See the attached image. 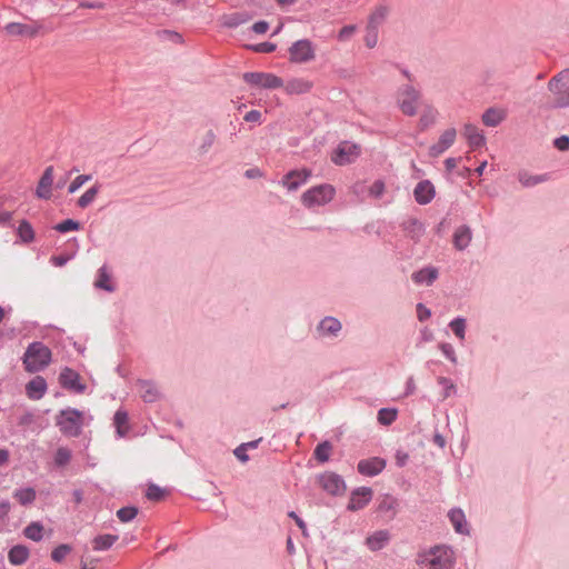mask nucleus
Returning a JSON list of instances; mask_svg holds the SVG:
<instances>
[{"label":"nucleus","instance_id":"obj_1","mask_svg":"<svg viewBox=\"0 0 569 569\" xmlns=\"http://www.w3.org/2000/svg\"><path fill=\"white\" fill-rule=\"evenodd\" d=\"M455 552L447 546H435L417 553L416 563L423 569H452Z\"/></svg>","mask_w":569,"mask_h":569},{"label":"nucleus","instance_id":"obj_2","mask_svg":"<svg viewBox=\"0 0 569 569\" xmlns=\"http://www.w3.org/2000/svg\"><path fill=\"white\" fill-rule=\"evenodd\" d=\"M51 360V351L41 342L31 343L23 357V365L27 371L36 372L43 369Z\"/></svg>","mask_w":569,"mask_h":569},{"label":"nucleus","instance_id":"obj_3","mask_svg":"<svg viewBox=\"0 0 569 569\" xmlns=\"http://www.w3.org/2000/svg\"><path fill=\"white\" fill-rule=\"evenodd\" d=\"M56 423L60 431L68 437H78L83 425V413L77 409H66L57 416Z\"/></svg>","mask_w":569,"mask_h":569},{"label":"nucleus","instance_id":"obj_4","mask_svg":"<svg viewBox=\"0 0 569 569\" xmlns=\"http://www.w3.org/2000/svg\"><path fill=\"white\" fill-rule=\"evenodd\" d=\"M335 196V187L329 183H323L305 191L301 196V202L305 207L311 209L329 203Z\"/></svg>","mask_w":569,"mask_h":569},{"label":"nucleus","instance_id":"obj_5","mask_svg":"<svg viewBox=\"0 0 569 569\" xmlns=\"http://www.w3.org/2000/svg\"><path fill=\"white\" fill-rule=\"evenodd\" d=\"M548 88L551 92L557 94L555 99V107L569 106V69H566L555 76L548 83Z\"/></svg>","mask_w":569,"mask_h":569},{"label":"nucleus","instance_id":"obj_6","mask_svg":"<svg viewBox=\"0 0 569 569\" xmlns=\"http://www.w3.org/2000/svg\"><path fill=\"white\" fill-rule=\"evenodd\" d=\"M289 61L292 63H308L316 58V47L308 39L295 41L288 49Z\"/></svg>","mask_w":569,"mask_h":569},{"label":"nucleus","instance_id":"obj_7","mask_svg":"<svg viewBox=\"0 0 569 569\" xmlns=\"http://www.w3.org/2000/svg\"><path fill=\"white\" fill-rule=\"evenodd\" d=\"M420 93L413 87L405 84L398 91V104L403 114L413 117L420 104Z\"/></svg>","mask_w":569,"mask_h":569},{"label":"nucleus","instance_id":"obj_8","mask_svg":"<svg viewBox=\"0 0 569 569\" xmlns=\"http://www.w3.org/2000/svg\"><path fill=\"white\" fill-rule=\"evenodd\" d=\"M243 80L251 86L263 89H278L283 87L282 79L269 72H247L243 74Z\"/></svg>","mask_w":569,"mask_h":569},{"label":"nucleus","instance_id":"obj_9","mask_svg":"<svg viewBox=\"0 0 569 569\" xmlns=\"http://www.w3.org/2000/svg\"><path fill=\"white\" fill-rule=\"evenodd\" d=\"M360 154L359 146L351 142H342L333 152L331 159L338 166L353 162Z\"/></svg>","mask_w":569,"mask_h":569},{"label":"nucleus","instance_id":"obj_10","mask_svg":"<svg viewBox=\"0 0 569 569\" xmlns=\"http://www.w3.org/2000/svg\"><path fill=\"white\" fill-rule=\"evenodd\" d=\"M4 32L9 37H36L40 30L41 24L38 22L31 23H20V22H10L4 26Z\"/></svg>","mask_w":569,"mask_h":569},{"label":"nucleus","instance_id":"obj_11","mask_svg":"<svg viewBox=\"0 0 569 569\" xmlns=\"http://www.w3.org/2000/svg\"><path fill=\"white\" fill-rule=\"evenodd\" d=\"M372 490L368 487H359L355 489L351 492L349 502H348V510L350 511H358L360 509H363L371 500L372 498Z\"/></svg>","mask_w":569,"mask_h":569},{"label":"nucleus","instance_id":"obj_12","mask_svg":"<svg viewBox=\"0 0 569 569\" xmlns=\"http://www.w3.org/2000/svg\"><path fill=\"white\" fill-rule=\"evenodd\" d=\"M456 138H457V130L455 128H449V129L445 130L440 134L438 141L430 147L429 154L431 157H439L455 143Z\"/></svg>","mask_w":569,"mask_h":569},{"label":"nucleus","instance_id":"obj_13","mask_svg":"<svg viewBox=\"0 0 569 569\" xmlns=\"http://www.w3.org/2000/svg\"><path fill=\"white\" fill-rule=\"evenodd\" d=\"M320 487L330 495H339L345 490L343 480L333 472H326L319 476Z\"/></svg>","mask_w":569,"mask_h":569},{"label":"nucleus","instance_id":"obj_14","mask_svg":"<svg viewBox=\"0 0 569 569\" xmlns=\"http://www.w3.org/2000/svg\"><path fill=\"white\" fill-rule=\"evenodd\" d=\"M310 176L311 171L308 169L292 170L283 177L282 186L286 187L289 191H295L300 186L305 184Z\"/></svg>","mask_w":569,"mask_h":569},{"label":"nucleus","instance_id":"obj_15","mask_svg":"<svg viewBox=\"0 0 569 569\" xmlns=\"http://www.w3.org/2000/svg\"><path fill=\"white\" fill-rule=\"evenodd\" d=\"M386 467V461L382 458L373 457L360 460L358 463V471L363 476L373 477L379 475Z\"/></svg>","mask_w":569,"mask_h":569},{"label":"nucleus","instance_id":"obj_16","mask_svg":"<svg viewBox=\"0 0 569 569\" xmlns=\"http://www.w3.org/2000/svg\"><path fill=\"white\" fill-rule=\"evenodd\" d=\"M53 172H54V170H53L52 166L47 167L46 170L43 171V173L39 180L37 190H36V194L38 198H40V199H50L51 198Z\"/></svg>","mask_w":569,"mask_h":569},{"label":"nucleus","instance_id":"obj_17","mask_svg":"<svg viewBox=\"0 0 569 569\" xmlns=\"http://www.w3.org/2000/svg\"><path fill=\"white\" fill-rule=\"evenodd\" d=\"M60 383L62 387L72 389L77 392H83L86 390V386L80 383V376L74 370L64 368L60 373Z\"/></svg>","mask_w":569,"mask_h":569},{"label":"nucleus","instance_id":"obj_18","mask_svg":"<svg viewBox=\"0 0 569 569\" xmlns=\"http://www.w3.org/2000/svg\"><path fill=\"white\" fill-rule=\"evenodd\" d=\"M415 199L420 204H427L435 198V187L428 181H420L413 190Z\"/></svg>","mask_w":569,"mask_h":569},{"label":"nucleus","instance_id":"obj_19","mask_svg":"<svg viewBox=\"0 0 569 569\" xmlns=\"http://www.w3.org/2000/svg\"><path fill=\"white\" fill-rule=\"evenodd\" d=\"M313 87L312 81L305 78H293L283 84V89L288 94L308 93Z\"/></svg>","mask_w":569,"mask_h":569},{"label":"nucleus","instance_id":"obj_20","mask_svg":"<svg viewBox=\"0 0 569 569\" xmlns=\"http://www.w3.org/2000/svg\"><path fill=\"white\" fill-rule=\"evenodd\" d=\"M47 390L46 380L37 376L26 386V391L29 398L31 399H40Z\"/></svg>","mask_w":569,"mask_h":569},{"label":"nucleus","instance_id":"obj_21","mask_svg":"<svg viewBox=\"0 0 569 569\" xmlns=\"http://www.w3.org/2000/svg\"><path fill=\"white\" fill-rule=\"evenodd\" d=\"M138 391L146 402H154L160 398L159 389L150 381H139Z\"/></svg>","mask_w":569,"mask_h":569},{"label":"nucleus","instance_id":"obj_22","mask_svg":"<svg viewBox=\"0 0 569 569\" xmlns=\"http://www.w3.org/2000/svg\"><path fill=\"white\" fill-rule=\"evenodd\" d=\"M438 110L430 104H426L422 109L420 119H419V129L421 131L427 130L429 127L433 126L438 119Z\"/></svg>","mask_w":569,"mask_h":569},{"label":"nucleus","instance_id":"obj_23","mask_svg":"<svg viewBox=\"0 0 569 569\" xmlns=\"http://www.w3.org/2000/svg\"><path fill=\"white\" fill-rule=\"evenodd\" d=\"M389 541V533L386 530H379L373 532L366 539V545L371 551H378L382 549Z\"/></svg>","mask_w":569,"mask_h":569},{"label":"nucleus","instance_id":"obj_24","mask_svg":"<svg viewBox=\"0 0 569 569\" xmlns=\"http://www.w3.org/2000/svg\"><path fill=\"white\" fill-rule=\"evenodd\" d=\"M550 179V174L548 173H543V174H531L530 172L528 171H520L518 173V180L519 182L526 187V188H529V187H533V186H537L539 183H542V182H546Z\"/></svg>","mask_w":569,"mask_h":569},{"label":"nucleus","instance_id":"obj_25","mask_svg":"<svg viewBox=\"0 0 569 569\" xmlns=\"http://www.w3.org/2000/svg\"><path fill=\"white\" fill-rule=\"evenodd\" d=\"M463 136L466 137L471 147H480L485 143L483 134L473 124L467 123L463 127Z\"/></svg>","mask_w":569,"mask_h":569},{"label":"nucleus","instance_id":"obj_26","mask_svg":"<svg viewBox=\"0 0 569 569\" xmlns=\"http://www.w3.org/2000/svg\"><path fill=\"white\" fill-rule=\"evenodd\" d=\"M397 508H398V500L390 495H386L381 499L378 509L381 513L386 515L389 519H392V518H395V516L397 513Z\"/></svg>","mask_w":569,"mask_h":569},{"label":"nucleus","instance_id":"obj_27","mask_svg":"<svg viewBox=\"0 0 569 569\" xmlns=\"http://www.w3.org/2000/svg\"><path fill=\"white\" fill-rule=\"evenodd\" d=\"M438 277V270L436 268H426L419 270L412 274V280L418 284H431Z\"/></svg>","mask_w":569,"mask_h":569},{"label":"nucleus","instance_id":"obj_28","mask_svg":"<svg viewBox=\"0 0 569 569\" xmlns=\"http://www.w3.org/2000/svg\"><path fill=\"white\" fill-rule=\"evenodd\" d=\"M389 14V8L386 6H378L373 9L369 16L368 26L370 28H379V26L387 19Z\"/></svg>","mask_w":569,"mask_h":569},{"label":"nucleus","instance_id":"obj_29","mask_svg":"<svg viewBox=\"0 0 569 569\" xmlns=\"http://www.w3.org/2000/svg\"><path fill=\"white\" fill-rule=\"evenodd\" d=\"M471 240V231L468 227L458 228L453 234L455 247L459 250L465 249Z\"/></svg>","mask_w":569,"mask_h":569},{"label":"nucleus","instance_id":"obj_30","mask_svg":"<svg viewBox=\"0 0 569 569\" xmlns=\"http://www.w3.org/2000/svg\"><path fill=\"white\" fill-rule=\"evenodd\" d=\"M506 117V113L503 110L500 109H488L482 114V121L488 127H496L498 126Z\"/></svg>","mask_w":569,"mask_h":569},{"label":"nucleus","instance_id":"obj_31","mask_svg":"<svg viewBox=\"0 0 569 569\" xmlns=\"http://www.w3.org/2000/svg\"><path fill=\"white\" fill-rule=\"evenodd\" d=\"M449 519L457 532H467L465 513L460 509H452L449 512Z\"/></svg>","mask_w":569,"mask_h":569},{"label":"nucleus","instance_id":"obj_32","mask_svg":"<svg viewBox=\"0 0 569 569\" xmlns=\"http://www.w3.org/2000/svg\"><path fill=\"white\" fill-rule=\"evenodd\" d=\"M28 556H29V551L26 547L14 546L9 551L8 558L12 565L19 566V565H22L23 562H26V560L28 559Z\"/></svg>","mask_w":569,"mask_h":569},{"label":"nucleus","instance_id":"obj_33","mask_svg":"<svg viewBox=\"0 0 569 569\" xmlns=\"http://www.w3.org/2000/svg\"><path fill=\"white\" fill-rule=\"evenodd\" d=\"M100 191V186L96 183L91 188H89L77 201V206L81 209L87 208L90 206L94 199L97 198L98 193Z\"/></svg>","mask_w":569,"mask_h":569},{"label":"nucleus","instance_id":"obj_34","mask_svg":"<svg viewBox=\"0 0 569 569\" xmlns=\"http://www.w3.org/2000/svg\"><path fill=\"white\" fill-rule=\"evenodd\" d=\"M118 540V536L114 535H101L93 539L92 546L94 550H107L109 549L116 541Z\"/></svg>","mask_w":569,"mask_h":569},{"label":"nucleus","instance_id":"obj_35","mask_svg":"<svg viewBox=\"0 0 569 569\" xmlns=\"http://www.w3.org/2000/svg\"><path fill=\"white\" fill-rule=\"evenodd\" d=\"M113 422H114L118 435L120 437H123L129 430L127 412L122 411V410H118L114 415Z\"/></svg>","mask_w":569,"mask_h":569},{"label":"nucleus","instance_id":"obj_36","mask_svg":"<svg viewBox=\"0 0 569 569\" xmlns=\"http://www.w3.org/2000/svg\"><path fill=\"white\" fill-rule=\"evenodd\" d=\"M13 497L20 505L26 506L34 501L36 490L32 488L19 489L14 491Z\"/></svg>","mask_w":569,"mask_h":569},{"label":"nucleus","instance_id":"obj_37","mask_svg":"<svg viewBox=\"0 0 569 569\" xmlns=\"http://www.w3.org/2000/svg\"><path fill=\"white\" fill-rule=\"evenodd\" d=\"M341 329V323L336 318L328 317L320 322L319 330L323 333L336 335Z\"/></svg>","mask_w":569,"mask_h":569},{"label":"nucleus","instance_id":"obj_38","mask_svg":"<svg viewBox=\"0 0 569 569\" xmlns=\"http://www.w3.org/2000/svg\"><path fill=\"white\" fill-rule=\"evenodd\" d=\"M94 286L100 289H104L107 291H113V287L111 284L110 274L106 267H101L98 271V278L94 282Z\"/></svg>","mask_w":569,"mask_h":569},{"label":"nucleus","instance_id":"obj_39","mask_svg":"<svg viewBox=\"0 0 569 569\" xmlns=\"http://www.w3.org/2000/svg\"><path fill=\"white\" fill-rule=\"evenodd\" d=\"M331 450L332 446L330 445V442L325 441L316 447L313 455L318 461L326 462L329 460Z\"/></svg>","mask_w":569,"mask_h":569},{"label":"nucleus","instance_id":"obj_40","mask_svg":"<svg viewBox=\"0 0 569 569\" xmlns=\"http://www.w3.org/2000/svg\"><path fill=\"white\" fill-rule=\"evenodd\" d=\"M43 527L39 522H32L24 529V536L33 541L42 539Z\"/></svg>","mask_w":569,"mask_h":569},{"label":"nucleus","instance_id":"obj_41","mask_svg":"<svg viewBox=\"0 0 569 569\" xmlns=\"http://www.w3.org/2000/svg\"><path fill=\"white\" fill-rule=\"evenodd\" d=\"M397 418V410L390 408H382L378 412V421L383 426L391 425Z\"/></svg>","mask_w":569,"mask_h":569},{"label":"nucleus","instance_id":"obj_42","mask_svg":"<svg viewBox=\"0 0 569 569\" xmlns=\"http://www.w3.org/2000/svg\"><path fill=\"white\" fill-rule=\"evenodd\" d=\"M18 234L23 242H30L34 238L33 229L27 221H21L18 228Z\"/></svg>","mask_w":569,"mask_h":569},{"label":"nucleus","instance_id":"obj_43","mask_svg":"<svg viewBox=\"0 0 569 569\" xmlns=\"http://www.w3.org/2000/svg\"><path fill=\"white\" fill-rule=\"evenodd\" d=\"M71 459V451L68 448L60 447L56 451L54 462L59 467H63L69 463Z\"/></svg>","mask_w":569,"mask_h":569},{"label":"nucleus","instance_id":"obj_44","mask_svg":"<svg viewBox=\"0 0 569 569\" xmlns=\"http://www.w3.org/2000/svg\"><path fill=\"white\" fill-rule=\"evenodd\" d=\"M70 552L71 547L69 545L63 543L52 550L51 558L56 562H61Z\"/></svg>","mask_w":569,"mask_h":569},{"label":"nucleus","instance_id":"obj_45","mask_svg":"<svg viewBox=\"0 0 569 569\" xmlns=\"http://www.w3.org/2000/svg\"><path fill=\"white\" fill-rule=\"evenodd\" d=\"M449 327L459 339H465L466 320L463 318H457L452 320L449 323Z\"/></svg>","mask_w":569,"mask_h":569},{"label":"nucleus","instance_id":"obj_46","mask_svg":"<svg viewBox=\"0 0 569 569\" xmlns=\"http://www.w3.org/2000/svg\"><path fill=\"white\" fill-rule=\"evenodd\" d=\"M54 229L59 232H69V231H76L80 229V223L72 219L63 220L62 222L58 223Z\"/></svg>","mask_w":569,"mask_h":569},{"label":"nucleus","instance_id":"obj_47","mask_svg":"<svg viewBox=\"0 0 569 569\" xmlns=\"http://www.w3.org/2000/svg\"><path fill=\"white\" fill-rule=\"evenodd\" d=\"M138 513V509L134 507H123L118 510L117 517L122 522H128L132 520Z\"/></svg>","mask_w":569,"mask_h":569},{"label":"nucleus","instance_id":"obj_48","mask_svg":"<svg viewBox=\"0 0 569 569\" xmlns=\"http://www.w3.org/2000/svg\"><path fill=\"white\" fill-rule=\"evenodd\" d=\"M91 180L90 174H80L76 177L72 182L69 184L68 192L74 193L78 189H80L86 182Z\"/></svg>","mask_w":569,"mask_h":569},{"label":"nucleus","instance_id":"obj_49","mask_svg":"<svg viewBox=\"0 0 569 569\" xmlns=\"http://www.w3.org/2000/svg\"><path fill=\"white\" fill-rule=\"evenodd\" d=\"M366 46L370 49L375 48L378 43V29L367 26V34L365 37Z\"/></svg>","mask_w":569,"mask_h":569},{"label":"nucleus","instance_id":"obj_50","mask_svg":"<svg viewBox=\"0 0 569 569\" xmlns=\"http://www.w3.org/2000/svg\"><path fill=\"white\" fill-rule=\"evenodd\" d=\"M163 495H164V491L156 485H150L148 487V490L146 493V496L149 500H156V501L162 499Z\"/></svg>","mask_w":569,"mask_h":569},{"label":"nucleus","instance_id":"obj_51","mask_svg":"<svg viewBox=\"0 0 569 569\" xmlns=\"http://www.w3.org/2000/svg\"><path fill=\"white\" fill-rule=\"evenodd\" d=\"M385 192V183L381 180L375 181L369 188V194L373 198H380Z\"/></svg>","mask_w":569,"mask_h":569},{"label":"nucleus","instance_id":"obj_52","mask_svg":"<svg viewBox=\"0 0 569 569\" xmlns=\"http://www.w3.org/2000/svg\"><path fill=\"white\" fill-rule=\"evenodd\" d=\"M249 48L254 52L269 53V52H273L276 50L277 46L271 42H262V43H258L254 46H250Z\"/></svg>","mask_w":569,"mask_h":569},{"label":"nucleus","instance_id":"obj_53","mask_svg":"<svg viewBox=\"0 0 569 569\" xmlns=\"http://www.w3.org/2000/svg\"><path fill=\"white\" fill-rule=\"evenodd\" d=\"M216 141V134L212 130H208L202 138L201 149L206 152Z\"/></svg>","mask_w":569,"mask_h":569},{"label":"nucleus","instance_id":"obj_54","mask_svg":"<svg viewBox=\"0 0 569 569\" xmlns=\"http://www.w3.org/2000/svg\"><path fill=\"white\" fill-rule=\"evenodd\" d=\"M356 32V27L355 26H345L338 33V39L340 41H346L348 39H350L353 33Z\"/></svg>","mask_w":569,"mask_h":569},{"label":"nucleus","instance_id":"obj_55","mask_svg":"<svg viewBox=\"0 0 569 569\" xmlns=\"http://www.w3.org/2000/svg\"><path fill=\"white\" fill-rule=\"evenodd\" d=\"M431 312L430 310L422 303L417 305V317L420 321H425L428 318H430Z\"/></svg>","mask_w":569,"mask_h":569},{"label":"nucleus","instance_id":"obj_56","mask_svg":"<svg viewBox=\"0 0 569 569\" xmlns=\"http://www.w3.org/2000/svg\"><path fill=\"white\" fill-rule=\"evenodd\" d=\"M555 147L560 151L569 150V137L561 136L555 140Z\"/></svg>","mask_w":569,"mask_h":569},{"label":"nucleus","instance_id":"obj_57","mask_svg":"<svg viewBox=\"0 0 569 569\" xmlns=\"http://www.w3.org/2000/svg\"><path fill=\"white\" fill-rule=\"evenodd\" d=\"M440 349H441V351L443 352V355H445L449 360H451V361H453V362L456 361L455 350H453V348H452V346H451V345H449V343H442V345L440 346Z\"/></svg>","mask_w":569,"mask_h":569},{"label":"nucleus","instance_id":"obj_58","mask_svg":"<svg viewBox=\"0 0 569 569\" xmlns=\"http://www.w3.org/2000/svg\"><path fill=\"white\" fill-rule=\"evenodd\" d=\"M261 112L258 110H251L246 113L244 121L247 122H260L261 121Z\"/></svg>","mask_w":569,"mask_h":569},{"label":"nucleus","instance_id":"obj_59","mask_svg":"<svg viewBox=\"0 0 569 569\" xmlns=\"http://www.w3.org/2000/svg\"><path fill=\"white\" fill-rule=\"evenodd\" d=\"M247 450H246V446H242L240 445L239 447H237L234 449V456L242 462H246L248 461L249 457L248 455L246 453Z\"/></svg>","mask_w":569,"mask_h":569},{"label":"nucleus","instance_id":"obj_60","mask_svg":"<svg viewBox=\"0 0 569 569\" xmlns=\"http://www.w3.org/2000/svg\"><path fill=\"white\" fill-rule=\"evenodd\" d=\"M269 24L266 21L256 22L252 26V30L258 34H263L268 31Z\"/></svg>","mask_w":569,"mask_h":569},{"label":"nucleus","instance_id":"obj_61","mask_svg":"<svg viewBox=\"0 0 569 569\" xmlns=\"http://www.w3.org/2000/svg\"><path fill=\"white\" fill-rule=\"evenodd\" d=\"M438 381H439L440 385H442L446 388V396L445 397L450 396V391L455 389L453 383L449 379L443 378V377L439 378Z\"/></svg>","mask_w":569,"mask_h":569},{"label":"nucleus","instance_id":"obj_62","mask_svg":"<svg viewBox=\"0 0 569 569\" xmlns=\"http://www.w3.org/2000/svg\"><path fill=\"white\" fill-rule=\"evenodd\" d=\"M289 517H291L296 521L298 527L302 530V532L306 533V523L303 522V520L300 519L293 511L289 512Z\"/></svg>","mask_w":569,"mask_h":569},{"label":"nucleus","instance_id":"obj_63","mask_svg":"<svg viewBox=\"0 0 569 569\" xmlns=\"http://www.w3.org/2000/svg\"><path fill=\"white\" fill-rule=\"evenodd\" d=\"M10 511V503L8 501H0V519L4 518Z\"/></svg>","mask_w":569,"mask_h":569},{"label":"nucleus","instance_id":"obj_64","mask_svg":"<svg viewBox=\"0 0 569 569\" xmlns=\"http://www.w3.org/2000/svg\"><path fill=\"white\" fill-rule=\"evenodd\" d=\"M51 261L54 266L62 267L68 261V257H63V256L52 257Z\"/></svg>","mask_w":569,"mask_h":569}]
</instances>
